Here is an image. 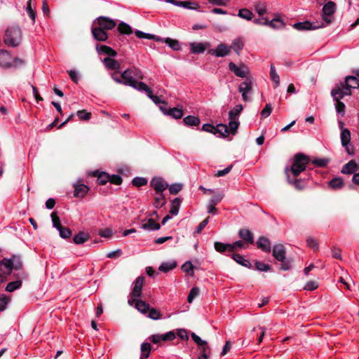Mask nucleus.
Wrapping results in <instances>:
<instances>
[{
	"label": "nucleus",
	"mask_w": 359,
	"mask_h": 359,
	"mask_svg": "<svg viewBox=\"0 0 359 359\" xmlns=\"http://www.w3.org/2000/svg\"><path fill=\"white\" fill-rule=\"evenodd\" d=\"M118 72L111 74V79L117 83L128 86L136 90L140 81H137L135 78L143 79L144 75L142 72L137 68H128L123 71L121 77L117 76Z\"/></svg>",
	"instance_id": "f257e3e1"
},
{
	"label": "nucleus",
	"mask_w": 359,
	"mask_h": 359,
	"mask_svg": "<svg viewBox=\"0 0 359 359\" xmlns=\"http://www.w3.org/2000/svg\"><path fill=\"white\" fill-rule=\"evenodd\" d=\"M310 162L309 156L303 154H297L293 158L292 164L290 167L285 169V173L290 172L296 177L302 172L305 170L307 164Z\"/></svg>",
	"instance_id": "f03ea898"
},
{
	"label": "nucleus",
	"mask_w": 359,
	"mask_h": 359,
	"mask_svg": "<svg viewBox=\"0 0 359 359\" xmlns=\"http://www.w3.org/2000/svg\"><path fill=\"white\" fill-rule=\"evenodd\" d=\"M22 40V31L18 26L8 27L5 32L4 41L5 44L11 47L18 46Z\"/></svg>",
	"instance_id": "7ed1b4c3"
},
{
	"label": "nucleus",
	"mask_w": 359,
	"mask_h": 359,
	"mask_svg": "<svg viewBox=\"0 0 359 359\" xmlns=\"http://www.w3.org/2000/svg\"><path fill=\"white\" fill-rule=\"evenodd\" d=\"M24 60L18 57H13L6 50H0V67L8 69L22 65Z\"/></svg>",
	"instance_id": "20e7f679"
},
{
	"label": "nucleus",
	"mask_w": 359,
	"mask_h": 359,
	"mask_svg": "<svg viewBox=\"0 0 359 359\" xmlns=\"http://www.w3.org/2000/svg\"><path fill=\"white\" fill-rule=\"evenodd\" d=\"M331 95L336 102L341 101L346 95H351V91L346 88L344 83L337 84L331 91Z\"/></svg>",
	"instance_id": "39448f33"
},
{
	"label": "nucleus",
	"mask_w": 359,
	"mask_h": 359,
	"mask_svg": "<svg viewBox=\"0 0 359 359\" xmlns=\"http://www.w3.org/2000/svg\"><path fill=\"white\" fill-rule=\"evenodd\" d=\"M229 69L238 77L248 78V76L250 74V70L248 67L243 63L238 66L233 62H230L229 63Z\"/></svg>",
	"instance_id": "423d86ee"
},
{
	"label": "nucleus",
	"mask_w": 359,
	"mask_h": 359,
	"mask_svg": "<svg viewBox=\"0 0 359 359\" xmlns=\"http://www.w3.org/2000/svg\"><path fill=\"white\" fill-rule=\"evenodd\" d=\"M252 90V82L250 78H247L246 80L242 82L238 87V91L242 94V99L245 102L250 100L248 94L250 93Z\"/></svg>",
	"instance_id": "0eeeda50"
},
{
	"label": "nucleus",
	"mask_w": 359,
	"mask_h": 359,
	"mask_svg": "<svg viewBox=\"0 0 359 359\" xmlns=\"http://www.w3.org/2000/svg\"><path fill=\"white\" fill-rule=\"evenodd\" d=\"M100 28L104 30H111L116 26V22L111 18L104 16H100L95 20Z\"/></svg>",
	"instance_id": "6e6552de"
},
{
	"label": "nucleus",
	"mask_w": 359,
	"mask_h": 359,
	"mask_svg": "<svg viewBox=\"0 0 359 359\" xmlns=\"http://www.w3.org/2000/svg\"><path fill=\"white\" fill-rule=\"evenodd\" d=\"M336 8V4L333 1H328L323 7V19L326 24L331 23L332 20L329 17L335 13Z\"/></svg>",
	"instance_id": "1a4fd4ad"
},
{
	"label": "nucleus",
	"mask_w": 359,
	"mask_h": 359,
	"mask_svg": "<svg viewBox=\"0 0 359 359\" xmlns=\"http://www.w3.org/2000/svg\"><path fill=\"white\" fill-rule=\"evenodd\" d=\"M231 50V47H229L224 43H221L218 44L215 48L210 49L209 53L218 57H222L229 55Z\"/></svg>",
	"instance_id": "9d476101"
},
{
	"label": "nucleus",
	"mask_w": 359,
	"mask_h": 359,
	"mask_svg": "<svg viewBox=\"0 0 359 359\" xmlns=\"http://www.w3.org/2000/svg\"><path fill=\"white\" fill-rule=\"evenodd\" d=\"M137 90L140 92H145L147 95L155 103V104H159L161 102L165 103L164 102H162L161 98L156 95H154L152 93V90L151 88L144 83L140 81L137 88Z\"/></svg>",
	"instance_id": "9b49d317"
},
{
	"label": "nucleus",
	"mask_w": 359,
	"mask_h": 359,
	"mask_svg": "<svg viewBox=\"0 0 359 359\" xmlns=\"http://www.w3.org/2000/svg\"><path fill=\"white\" fill-rule=\"evenodd\" d=\"M144 283V278L143 276H139L135 279L133 283V288L130 292L131 297L138 298L141 296Z\"/></svg>",
	"instance_id": "f8f14e48"
},
{
	"label": "nucleus",
	"mask_w": 359,
	"mask_h": 359,
	"mask_svg": "<svg viewBox=\"0 0 359 359\" xmlns=\"http://www.w3.org/2000/svg\"><path fill=\"white\" fill-rule=\"evenodd\" d=\"M150 184L156 192H163L168 187V184L165 181L159 177L152 178Z\"/></svg>",
	"instance_id": "ddd939ff"
},
{
	"label": "nucleus",
	"mask_w": 359,
	"mask_h": 359,
	"mask_svg": "<svg viewBox=\"0 0 359 359\" xmlns=\"http://www.w3.org/2000/svg\"><path fill=\"white\" fill-rule=\"evenodd\" d=\"M323 27V22L320 23V25H313V23H311L309 21L297 22L293 25V27L299 31L316 29Z\"/></svg>",
	"instance_id": "4468645a"
},
{
	"label": "nucleus",
	"mask_w": 359,
	"mask_h": 359,
	"mask_svg": "<svg viewBox=\"0 0 359 359\" xmlns=\"http://www.w3.org/2000/svg\"><path fill=\"white\" fill-rule=\"evenodd\" d=\"M285 248L282 244L275 245L273 248V256L279 262L286 259Z\"/></svg>",
	"instance_id": "2eb2a0df"
},
{
	"label": "nucleus",
	"mask_w": 359,
	"mask_h": 359,
	"mask_svg": "<svg viewBox=\"0 0 359 359\" xmlns=\"http://www.w3.org/2000/svg\"><path fill=\"white\" fill-rule=\"evenodd\" d=\"M160 109L164 114L168 115L175 119H180L183 116V110L177 107L167 109L165 107L161 106Z\"/></svg>",
	"instance_id": "dca6fc26"
},
{
	"label": "nucleus",
	"mask_w": 359,
	"mask_h": 359,
	"mask_svg": "<svg viewBox=\"0 0 359 359\" xmlns=\"http://www.w3.org/2000/svg\"><path fill=\"white\" fill-rule=\"evenodd\" d=\"M339 127L341 128V142L342 146H346L349 144L351 141V132L348 128H343V122L339 121Z\"/></svg>",
	"instance_id": "f3484780"
},
{
	"label": "nucleus",
	"mask_w": 359,
	"mask_h": 359,
	"mask_svg": "<svg viewBox=\"0 0 359 359\" xmlns=\"http://www.w3.org/2000/svg\"><path fill=\"white\" fill-rule=\"evenodd\" d=\"M102 62L104 65L105 67L108 69L119 72L121 69L120 63L117 60L111 58V57H107L104 58Z\"/></svg>",
	"instance_id": "a211bd4d"
},
{
	"label": "nucleus",
	"mask_w": 359,
	"mask_h": 359,
	"mask_svg": "<svg viewBox=\"0 0 359 359\" xmlns=\"http://www.w3.org/2000/svg\"><path fill=\"white\" fill-rule=\"evenodd\" d=\"M239 237L246 243L253 244L254 236L252 233L248 229H241L238 231Z\"/></svg>",
	"instance_id": "6ab92c4d"
},
{
	"label": "nucleus",
	"mask_w": 359,
	"mask_h": 359,
	"mask_svg": "<svg viewBox=\"0 0 359 359\" xmlns=\"http://www.w3.org/2000/svg\"><path fill=\"white\" fill-rule=\"evenodd\" d=\"M257 248L262 251L269 252L271 250V242L269 238L264 236H261L257 241Z\"/></svg>",
	"instance_id": "aec40b11"
},
{
	"label": "nucleus",
	"mask_w": 359,
	"mask_h": 359,
	"mask_svg": "<svg viewBox=\"0 0 359 359\" xmlns=\"http://www.w3.org/2000/svg\"><path fill=\"white\" fill-rule=\"evenodd\" d=\"M92 34L97 41H105L108 38L106 30L102 29L99 27L92 28Z\"/></svg>",
	"instance_id": "412c9836"
},
{
	"label": "nucleus",
	"mask_w": 359,
	"mask_h": 359,
	"mask_svg": "<svg viewBox=\"0 0 359 359\" xmlns=\"http://www.w3.org/2000/svg\"><path fill=\"white\" fill-rule=\"evenodd\" d=\"M346 88H348L351 91V89H357L359 88V81L357 77L354 76H347L345 78L344 83Z\"/></svg>",
	"instance_id": "4be33fe9"
},
{
	"label": "nucleus",
	"mask_w": 359,
	"mask_h": 359,
	"mask_svg": "<svg viewBox=\"0 0 359 359\" xmlns=\"http://www.w3.org/2000/svg\"><path fill=\"white\" fill-rule=\"evenodd\" d=\"M89 191V187L84 184H74V196L83 198Z\"/></svg>",
	"instance_id": "5701e85b"
},
{
	"label": "nucleus",
	"mask_w": 359,
	"mask_h": 359,
	"mask_svg": "<svg viewBox=\"0 0 359 359\" xmlns=\"http://www.w3.org/2000/svg\"><path fill=\"white\" fill-rule=\"evenodd\" d=\"M96 50L98 53V54H106L109 57H115L117 55V53L116 50L112 49L111 47L105 46V45H101V46H97Z\"/></svg>",
	"instance_id": "b1692460"
},
{
	"label": "nucleus",
	"mask_w": 359,
	"mask_h": 359,
	"mask_svg": "<svg viewBox=\"0 0 359 359\" xmlns=\"http://www.w3.org/2000/svg\"><path fill=\"white\" fill-rule=\"evenodd\" d=\"M208 45V43H191L190 50L191 52L194 54L203 53L205 50L206 46Z\"/></svg>",
	"instance_id": "393cba45"
},
{
	"label": "nucleus",
	"mask_w": 359,
	"mask_h": 359,
	"mask_svg": "<svg viewBox=\"0 0 359 359\" xmlns=\"http://www.w3.org/2000/svg\"><path fill=\"white\" fill-rule=\"evenodd\" d=\"M166 203V199L163 192H156L154 205L156 208H162Z\"/></svg>",
	"instance_id": "a878e982"
},
{
	"label": "nucleus",
	"mask_w": 359,
	"mask_h": 359,
	"mask_svg": "<svg viewBox=\"0 0 359 359\" xmlns=\"http://www.w3.org/2000/svg\"><path fill=\"white\" fill-rule=\"evenodd\" d=\"M229 47H231V49H233L237 55H240V52L244 47L243 39L241 37L235 39Z\"/></svg>",
	"instance_id": "bb28decb"
},
{
	"label": "nucleus",
	"mask_w": 359,
	"mask_h": 359,
	"mask_svg": "<svg viewBox=\"0 0 359 359\" xmlns=\"http://www.w3.org/2000/svg\"><path fill=\"white\" fill-rule=\"evenodd\" d=\"M161 226L156 223L153 218L149 219L147 222L142 225V228L144 230L155 231L158 230Z\"/></svg>",
	"instance_id": "cd10ccee"
},
{
	"label": "nucleus",
	"mask_w": 359,
	"mask_h": 359,
	"mask_svg": "<svg viewBox=\"0 0 359 359\" xmlns=\"http://www.w3.org/2000/svg\"><path fill=\"white\" fill-rule=\"evenodd\" d=\"M12 269V261L10 259L4 258L1 261H0V271L3 273H11Z\"/></svg>",
	"instance_id": "c85d7f7f"
},
{
	"label": "nucleus",
	"mask_w": 359,
	"mask_h": 359,
	"mask_svg": "<svg viewBox=\"0 0 359 359\" xmlns=\"http://www.w3.org/2000/svg\"><path fill=\"white\" fill-rule=\"evenodd\" d=\"M231 257L235 262H236L241 266H243L249 269L252 267V264H250V262L248 259H245L242 255L239 254H232Z\"/></svg>",
	"instance_id": "c756f323"
},
{
	"label": "nucleus",
	"mask_w": 359,
	"mask_h": 359,
	"mask_svg": "<svg viewBox=\"0 0 359 359\" xmlns=\"http://www.w3.org/2000/svg\"><path fill=\"white\" fill-rule=\"evenodd\" d=\"M183 122L187 126H198L201 121L198 117L189 115L183 118Z\"/></svg>",
	"instance_id": "7c9ffc66"
},
{
	"label": "nucleus",
	"mask_w": 359,
	"mask_h": 359,
	"mask_svg": "<svg viewBox=\"0 0 359 359\" xmlns=\"http://www.w3.org/2000/svg\"><path fill=\"white\" fill-rule=\"evenodd\" d=\"M243 107L242 104H237L235 107L229 111V120H238L241 112L243 111Z\"/></svg>",
	"instance_id": "2f4dec72"
},
{
	"label": "nucleus",
	"mask_w": 359,
	"mask_h": 359,
	"mask_svg": "<svg viewBox=\"0 0 359 359\" xmlns=\"http://www.w3.org/2000/svg\"><path fill=\"white\" fill-rule=\"evenodd\" d=\"M214 246L215 250L220 253H223L226 251L232 252V247L229 243L215 242Z\"/></svg>",
	"instance_id": "473e14b6"
},
{
	"label": "nucleus",
	"mask_w": 359,
	"mask_h": 359,
	"mask_svg": "<svg viewBox=\"0 0 359 359\" xmlns=\"http://www.w3.org/2000/svg\"><path fill=\"white\" fill-rule=\"evenodd\" d=\"M355 170L356 163L354 161H351L343 166L341 172L344 174H352Z\"/></svg>",
	"instance_id": "72a5a7b5"
},
{
	"label": "nucleus",
	"mask_w": 359,
	"mask_h": 359,
	"mask_svg": "<svg viewBox=\"0 0 359 359\" xmlns=\"http://www.w3.org/2000/svg\"><path fill=\"white\" fill-rule=\"evenodd\" d=\"M181 204V200L179 198H175L171 202V207L170 209V213L172 215H177L179 212L180 207Z\"/></svg>",
	"instance_id": "f704fd0d"
},
{
	"label": "nucleus",
	"mask_w": 359,
	"mask_h": 359,
	"mask_svg": "<svg viewBox=\"0 0 359 359\" xmlns=\"http://www.w3.org/2000/svg\"><path fill=\"white\" fill-rule=\"evenodd\" d=\"M237 15L246 20H251L254 16L253 13L248 8L240 9Z\"/></svg>",
	"instance_id": "c9c22d12"
},
{
	"label": "nucleus",
	"mask_w": 359,
	"mask_h": 359,
	"mask_svg": "<svg viewBox=\"0 0 359 359\" xmlns=\"http://www.w3.org/2000/svg\"><path fill=\"white\" fill-rule=\"evenodd\" d=\"M12 261V269L15 270H20L22 268V262L21 257L18 255H13L11 257Z\"/></svg>",
	"instance_id": "e433bc0d"
},
{
	"label": "nucleus",
	"mask_w": 359,
	"mask_h": 359,
	"mask_svg": "<svg viewBox=\"0 0 359 359\" xmlns=\"http://www.w3.org/2000/svg\"><path fill=\"white\" fill-rule=\"evenodd\" d=\"M176 266H177V263L175 261L169 262H163L160 265L158 269H159V271H161L162 272H168L170 270L174 269Z\"/></svg>",
	"instance_id": "4c0bfd02"
},
{
	"label": "nucleus",
	"mask_w": 359,
	"mask_h": 359,
	"mask_svg": "<svg viewBox=\"0 0 359 359\" xmlns=\"http://www.w3.org/2000/svg\"><path fill=\"white\" fill-rule=\"evenodd\" d=\"M287 181L290 184H294V187L297 189H299V190H301L302 189H304L306 186V182L305 181L301 180V179H295L294 180H292L290 177V175L289 174H287Z\"/></svg>",
	"instance_id": "58836bf2"
},
{
	"label": "nucleus",
	"mask_w": 359,
	"mask_h": 359,
	"mask_svg": "<svg viewBox=\"0 0 359 359\" xmlns=\"http://www.w3.org/2000/svg\"><path fill=\"white\" fill-rule=\"evenodd\" d=\"M215 130V135L219 133L222 137H226L230 133L228 126L222 123L217 125Z\"/></svg>",
	"instance_id": "ea45409f"
},
{
	"label": "nucleus",
	"mask_w": 359,
	"mask_h": 359,
	"mask_svg": "<svg viewBox=\"0 0 359 359\" xmlns=\"http://www.w3.org/2000/svg\"><path fill=\"white\" fill-rule=\"evenodd\" d=\"M136 309L143 314H146L149 310V304L144 301L138 300L136 302Z\"/></svg>",
	"instance_id": "a19ab883"
},
{
	"label": "nucleus",
	"mask_w": 359,
	"mask_h": 359,
	"mask_svg": "<svg viewBox=\"0 0 359 359\" xmlns=\"http://www.w3.org/2000/svg\"><path fill=\"white\" fill-rule=\"evenodd\" d=\"M164 42L174 50H179L181 49V45L177 40L166 38L165 39Z\"/></svg>",
	"instance_id": "79ce46f5"
},
{
	"label": "nucleus",
	"mask_w": 359,
	"mask_h": 359,
	"mask_svg": "<svg viewBox=\"0 0 359 359\" xmlns=\"http://www.w3.org/2000/svg\"><path fill=\"white\" fill-rule=\"evenodd\" d=\"M344 182L341 177H335L329 182V186L333 189H338L343 187Z\"/></svg>",
	"instance_id": "37998d69"
},
{
	"label": "nucleus",
	"mask_w": 359,
	"mask_h": 359,
	"mask_svg": "<svg viewBox=\"0 0 359 359\" xmlns=\"http://www.w3.org/2000/svg\"><path fill=\"white\" fill-rule=\"evenodd\" d=\"M118 30L121 34H130L133 32V29H132L131 27L123 22H121L118 25Z\"/></svg>",
	"instance_id": "c03bdc74"
},
{
	"label": "nucleus",
	"mask_w": 359,
	"mask_h": 359,
	"mask_svg": "<svg viewBox=\"0 0 359 359\" xmlns=\"http://www.w3.org/2000/svg\"><path fill=\"white\" fill-rule=\"evenodd\" d=\"M88 239V236L83 232H79L73 238V241L76 244H82Z\"/></svg>",
	"instance_id": "a18cd8bd"
},
{
	"label": "nucleus",
	"mask_w": 359,
	"mask_h": 359,
	"mask_svg": "<svg viewBox=\"0 0 359 359\" xmlns=\"http://www.w3.org/2000/svg\"><path fill=\"white\" fill-rule=\"evenodd\" d=\"M151 351V345L147 342L142 343L141 345V357L144 359L149 356Z\"/></svg>",
	"instance_id": "49530a36"
},
{
	"label": "nucleus",
	"mask_w": 359,
	"mask_h": 359,
	"mask_svg": "<svg viewBox=\"0 0 359 359\" xmlns=\"http://www.w3.org/2000/svg\"><path fill=\"white\" fill-rule=\"evenodd\" d=\"M22 285V281L21 280H15L13 282H10L7 284L6 287V290L9 292H12L15 291V290L20 288Z\"/></svg>",
	"instance_id": "de8ad7c7"
},
{
	"label": "nucleus",
	"mask_w": 359,
	"mask_h": 359,
	"mask_svg": "<svg viewBox=\"0 0 359 359\" xmlns=\"http://www.w3.org/2000/svg\"><path fill=\"white\" fill-rule=\"evenodd\" d=\"M182 269L184 272L187 273L190 276H194V266L190 261L186 262L182 266Z\"/></svg>",
	"instance_id": "09e8293b"
},
{
	"label": "nucleus",
	"mask_w": 359,
	"mask_h": 359,
	"mask_svg": "<svg viewBox=\"0 0 359 359\" xmlns=\"http://www.w3.org/2000/svg\"><path fill=\"white\" fill-rule=\"evenodd\" d=\"M270 76L271 80L276 83L275 88H276L280 83V78L278 74L276 73L275 67L273 65H271Z\"/></svg>",
	"instance_id": "8fccbe9b"
},
{
	"label": "nucleus",
	"mask_w": 359,
	"mask_h": 359,
	"mask_svg": "<svg viewBox=\"0 0 359 359\" xmlns=\"http://www.w3.org/2000/svg\"><path fill=\"white\" fill-rule=\"evenodd\" d=\"M284 22L278 18L273 19L268 22V26L273 29H280L284 27Z\"/></svg>",
	"instance_id": "3c124183"
},
{
	"label": "nucleus",
	"mask_w": 359,
	"mask_h": 359,
	"mask_svg": "<svg viewBox=\"0 0 359 359\" xmlns=\"http://www.w3.org/2000/svg\"><path fill=\"white\" fill-rule=\"evenodd\" d=\"M147 313H149L148 317L152 320H158L161 318V312L154 308L149 309Z\"/></svg>",
	"instance_id": "603ef678"
},
{
	"label": "nucleus",
	"mask_w": 359,
	"mask_h": 359,
	"mask_svg": "<svg viewBox=\"0 0 359 359\" xmlns=\"http://www.w3.org/2000/svg\"><path fill=\"white\" fill-rule=\"evenodd\" d=\"M239 124L240 123L238 120H229L228 126L229 133L235 134L238 128Z\"/></svg>",
	"instance_id": "864d4df0"
},
{
	"label": "nucleus",
	"mask_w": 359,
	"mask_h": 359,
	"mask_svg": "<svg viewBox=\"0 0 359 359\" xmlns=\"http://www.w3.org/2000/svg\"><path fill=\"white\" fill-rule=\"evenodd\" d=\"M50 216L52 219L53 226L58 230L62 226L61 225L60 219V217L57 216V212H53Z\"/></svg>",
	"instance_id": "5fc2aeb1"
},
{
	"label": "nucleus",
	"mask_w": 359,
	"mask_h": 359,
	"mask_svg": "<svg viewBox=\"0 0 359 359\" xmlns=\"http://www.w3.org/2000/svg\"><path fill=\"white\" fill-rule=\"evenodd\" d=\"M132 184L137 187H142L147 184V180L144 177H136L133 180Z\"/></svg>",
	"instance_id": "6e6d98bb"
},
{
	"label": "nucleus",
	"mask_w": 359,
	"mask_h": 359,
	"mask_svg": "<svg viewBox=\"0 0 359 359\" xmlns=\"http://www.w3.org/2000/svg\"><path fill=\"white\" fill-rule=\"evenodd\" d=\"M199 292H200L199 288H198L196 287H193L189 293V295L187 297L188 302L191 303L194 301V299L199 294Z\"/></svg>",
	"instance_id": "4d7b16f0"
},
{
	"label": "nucleus",
	"mask_w": 359,
	"mask_h": 359,
	"mask_svg": "<svg viewBox=\"0 0 359 359\" xmlns=\"http://www.w3.org/2000/svg\"><path fill=\"white\" fill-rule=\"evenodd\" d=\"M108 181H109V175L106 172H102L97 175V182L99 184L104 185Z\"/></svg>",
	"instance_id": "13d9d810"
},
{
	"label": "nucleus",
	"mask_w": 359,
	"mask_h": 359,
	"mask_svg": "<svg viewBox=\"0 0 359 359\" xmlns=\"http://www.w3.org/2000/svg\"><path fill=\"white\" fill-rule=\"evenodd\" d=\"M60 236L63 238H69L72 236V231L67 227H60L59 229Z\"/></svg>",
	"instance_id": "bf43d9fd"
},
{
	"label": "nucleus",
	"mask_w": 359,
	"mask_h": 359,
	"mask_svg": "<svg viewBox=\"0 0 359 359\" xmlns=\"http://www.w3.org/2000/svg\"><path fill=\"white\" fill-rule=\"evenodd\" d=\"M77 116L80 120L88 121L91 117V113L88 112L85 109H83L77 111Z\"/></svg>",
	"instance_id": "052dcab7"
},
{
	"label": "nucleus",
	"mask_w": 359,
	"mask_h": 359,
	"mask_svg": "<svg viewBox=\"0 0 359 359\" xmlns=\"http://www.w3.org/2000/svg\"><path fill=\"white\" fill-rule=\"evenodd\" d=\"M255 266L260 271H268L271 269L270 265L258 261L255 262Z\"/></svg>",
	"instance_id": "680f3d73"
},
{
	"label": "nucleus",
	"mask_w": 359,
	"mask_h": 359,
	"mask_svg": "<svg viewBox=\"0 0 359 359\" xmlns=\"http://www.w3.org/2000/svg\"><path fill=\"white\" fill-rule=\"evenodd\" d=\"M177 6L183 7L188 9H196L197 4H194L191 1H181V3H177Z\"/></svg>",
	"instance_id": "e2e57ef3"
},
{
	"label": "nucleus",
	"mask_w": 359,
	"mask_h": 359,
	"mask_svg": "<svg viewBox=\"0 0 359 359\" xmlns=\"http://www.w3.org/2000/svg\"><path fill=\"white\" fill-rule=\"evenodd\" d=\"M168 188L171 194H177L181 191L182 186L180 184H172Z\"/></svg>",
	"instance_id": "0e129e2a"
},
{
	"label": "nucleus",
	"mask_w": 359,
	"mask_h": 359,
	"mask_svg": "<svg viewBox=\"0 0 359 359\" xmlns=\"http://www.w3.org/2000/svg\"><path fill=\"white\" fill-rule=\"evenodd\" d=\"M223 198H224V194H223L217 193V194H215L210 198L209 202L212 203V204L217 205V203H219L222 200Z\"/></svg>",
	"instance_id": "69168bd1"
},
{
	"label": "nucleus",
	"mask_w": 359,
	"mask_h": 359,
	"mask_svg": "<svg viewBox=\"0 0 359 359\" xmlns=\"http://www.w3.org/2000/svg\"><path fill=\"white\" fill-rule=\"evenodd\" d=\"M271 111H272V106H271V104H266L265 107L261 111V116L263 118H266V117H268L271 114Z\"/></svg>",
	"instance_id": "338daca9"
},
{
	"label": "nucleus",
	"mask_w": 359,
	"mask_h": 359,
	"mask_svg": "<svg viewBox=\"0 0 359 359\" xmlns=\"http://www.w3.org/2000/svg\"><path fill=\"white\" fill-rule=\"evenodd\" d=\"M306 243H307L308 245L310 248H313L314 250H318V245L317 241L314 238L309 237L306 239Z\"/></svg>",
	"instance_id": "774afa93"
}]
</instances>
